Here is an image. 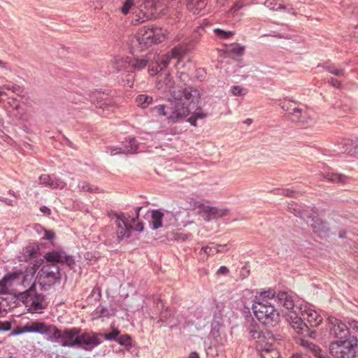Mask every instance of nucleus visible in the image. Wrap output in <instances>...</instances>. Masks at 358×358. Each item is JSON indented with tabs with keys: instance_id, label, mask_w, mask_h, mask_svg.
<instances>
[{
	"instance_id": "1",
	"label": "nucleus",
	"mask_w": 358,
	"mask_h": 358,
	"mask_svg": "<svg viewBox=\"0 0 358 358\" xmlns=\"http://www.w3.org/2000/svg\"><path fill=\"white\" fill-rule=\"evenodd\" d=\"M171 112L165 110L164 105H158L152 111L159 115L166 116L170 123H176L187 117L198 103L199 92L192 87L177 86L171 90Z\"/></svg>"
},
{
	"instance_id": "2",
	"label": "nucleus",
	"mask_w": 358,
	"mask_h": 358,
	"mask_svg": "<svg viewBox=\"0 0 358 358\" xmlns=\"http://www.w3.org/2000/svg\"><path fill=\"white\" fill-rule=\"evenodd\" d=\"M46 339L57 341L64 347H80L86 350L101 343L96 333H81L79 328H71L62 332L51 325H46Z\"/></svg>"
},
{
	"instance_id": "3",
	"label": "nucleus",
	"mask_w": 358,
	"mask_h": 358,
	"mask_svg": "<svg viewBox=\"0 0 358 358\" xmlns=\"http://www.w3.org/2000/svg\"><path fill=\"white\" fill-rule=\"evenodd\" d=\"M287 321L297 334L315 338L317 334L311 328L318 327L322 317L315 310L299 305V311H291L287 315Z\"/></svg>"
},
{
	"instance_id": "4",
	"label": "nucleus",
	"mask_w": 358,
	"mask_h": 358,
	"mask_svg": "<svg viewBox=\"0 0 358 358\" xmlns=\"http://www.w3.org/2000/svg\"><path fill=\"white\" fill-rule=\"evenodd\" d=\"M275 292L272 290L262 292L255 296L252 310L257 319L266 326H275L279 322V313L274 307Z\"/></svg>"
},
{
	"instance_id": "5",
	"label": "nucleus",
	"mask_w": 358,
	"mask_h": 358,
	"mask_svg": "<svg viewBox=\"0 0 358 358\" xmlns=\"http://www.w3.org/2000/svg\"><path fill=\"white\" fill-rule=\"evenodd\" d=\"M197 40L196 38H187L167 54L162 56L155 55L154 61L149 64L148 73L151 76L158 74L169 66L172 59H178L177 62L175 64V66H177L182 56L194 49Z\"/></svg>"
},
{
	"instance_id": "6",
	"label": "nucleus",
	"mask_w": 358,
	"mask_h": 358,
	"mask_svg": "<svg viewBox=\"0 0 358 358\" xmlns=\"http://www.w3.org/2000/svg\"><path fill=\"white\" fill-rule=\"evenodd\" d=\"M64 264L73 268L75 266L73 257L67 255L62 249L46 252V285H53L60 280L61 273L59 265Z\"/></svg>"
},
{
	"instance_id": "7",
	"label": "nucleus",
	"mask_w": 358,
	"mask_h": 358,
	"mask_svg": "<svg viewBox=\"0 0 358 358\" xmlns=\"http://www.w3.org/2000/svg\"><path fill=\"white\" fill-rule=\"evenodd\" d=\"M246 331L256 343L257 351L271 348L275 344V338L273 334L268 330H261L259 326L252 320L250 324L246 327Z\"/></svg>"
},
{
	"instance_id": "8",
	"label": "nucleus",
	"mask_w": 358,
	"mask_h": 358,
	"mask_svg": "<svg viewBox=\"0 0 358 358\" xmlns=\"http://www.w3.org/2000/svg\"><path fill=\"white\" fill-rule=\"evenodd\" d=\"M357 339L352 337L347 340L332 341L329 352L336 358H356Z\"/></svg>"
},
{
	"instance_id": "9",
	"label": "nucleus",
	"mask_w": 358,
	"mask_h": 358,
	"mask_svg": "<svg viewBox=\"0 0 358 358\" xmlns=\"http://www.w3.org/2000/svg\"><path fill=\"white\" fill-rule=\"evenodd\" d=\"M327 326L329 329V335L338 339V341H343L348 339L350 336V331L345 324L340 320L329 317L327 319Z\"/></svg>"
},
{
	"instance_id": "10",
	"label": "nucleus",
	"mask_w": 358,
	"mask_h": 358,
	"mask_svg": "<svg viewBox=\"0 0 358 358\" xmlns=\"http://www.w3.org/2000/svg\"><path fill=\"white\" fill-rule=\"evenodd\" d=\"M40 255L39 247L37 245H30L24 248L18 257L20 262L33 261V268L36 272L37 269L41 267V271H43V259H36Z\"/></svg>"
},
{
	"instance_id": "11",
	"label": "nucleus",
	"mask_w": 358,
	"mask_h": 358,
	"mask_svg": "<svg viewBox=\"0 0 358 358\" xmlns=\"http://www.w3.org/2000/svg\"><path fill=\"white\" fill-rule=\"evenodd\" d=\"M136 41L141 50L147 48L153 43H159L160 37L153 28L143 27L137 34Z\"/></svg>"
},
{
	"instance_id": "12",
	"label": "nucleus",
	"mask_w": 358,
	"mask_h": 358,
	"mask_svg": "<svg viewBox=\"0 0 358 358\" xmlns=\"http://www.w3.org/2000/svg\"><path fill=\"white\" fill-rule=\"evenodd\" d=\"M199 214L206 222L226 216L229 210L227 208H218L217 207L200 204L199 206Z\"/></svg>"
},
{
	"instance_id": "13",
	"label": "nucleus",
	"mask_w": 358,
	"mask_h": 358,
	"mask_svg": "<svg viewBox=\"0 0 358 358\" xmlns=\"http://www.w3.org/2000/svg\"><path fill=\"white\" fill-rule=\"evenodd\" d=\"M296 296L290 291L289 292H280L277 295L278 303L288 310L287 315L290 313L291 311L296 310L299 311V306L295 303Z\"/></svg>"
},
{
	"instance_id": "14",
	"label": "nucleus",
	"mask_w": 358,
	"mask_h": 358,
	"mask_svg": "<svg viewBox=\"0 0 358 358\" xmlns=\"http://www.w3.org/2000/svg\"><path fill=\"white\" fill-rule=\"evenodd\" d=\"M155 59V55L149 53L141 57H130L131 69L134 71H141L148 66L149 70V64Z\"/></svg>"
},
{
	"instance_id": "15",
	"label": "nucleus",
	"mask_w": 358,
	"mask_h": 358,
	"mask_svg": "<svg viewBox=\"0 0 358 358\" xmlns=\"http://www.w3.org/2000/svg\"><path fill=\"white\" fill-rule=\"evenodd\" d=\"M138 148V147L136 138H131L129 139L128 144L121 147L108 148L106 152H109L111 155L117 154H132L136 152Z\"/></svg>"
},
{
	"instance_id": "16",
	"label": "nucleus",
	"mask_w": 358,
	"mask_h": 358,
	"mask_svg": "<svg viewBox=\"0 0 358 358\" xmlns=\"http://www.w3.org/2000/svg\"><path fill=\"white\" fill-rule=\"evenodd\" d=\"M320 180H327L333 183L347 184L350 182V178L342 173L327 171L320 173L318 175Z\"/></svg>"
},
{
	"instance_id": "17",
	"label": "nucleus",
	"mask_w": 358,
	"mask_h": 358,
	"mask_svg": "<svg viewBox=\"0 0 358 358\" xmlns=\"http://www.w3.org/2000/svg\"><path fill=\"white\" fill-rule=\"evenodd\" d=\"M131 225L123 227L122 228L117 229L115 235L112 234V238H107L104 241V243L108 245H111L113 243H120L124 238H129L131 236Z\"/></svg>"
},
{
	"instance_id": "18",
	"label": "nucleus",
	"mask_w": 358,
	"mask_h": 358,
	"mask_svg": "<svg viewBox=\"0 0 358 358\" xmlns=\"http://www.w3.org/2000/svg\"><path fill=\"white\" fill-rule=\"evenodd\" d=\"M310 218V220H306V223L318 236H325L329 231L327 223L322 221L320 217H313Z\"/></svg>"
},
{
	"instance_id": "19",
	"label": "nucleus",
	"mask_w": 358,
	"mask_h": 358,
	"mask_svg": "<svg viewBox=\"0 0 358 358\" xmlns=\"http://www.w3.org/2000/svg\"><path fill=\"white\" fill-rule=\"evenodd\" d=\"M113 69L117 72H125L131 69L130 66V57H115L114 58Z\"/></svg>"
},
{
	"instance_id": "20",
	"label": "nucleus",
	"mask_w": 358,
	"mask_h": 358,
	"mask_svg": "<svg viewBox=\"0 0 358 358\" xmlns=\"http://www.w3.org/2000/svg\"><path fill=\"white\" fill-rule=\"evenodd\" d=\"M290 115L292 116L293 121L299 122L301 124L308 122L309 116L307 114L306 110L294 106L293 112H290Z\"/></svg>"
},
{
	"instance_id": "21",
	"label": "nucleus",
	"mask_w": 358,
	"mask_h": 358,
	"mask_svg": "<svg viewBox=\"0 0 358 358\" xmlns=\"http://www.w3.org/2000/svg\"><path fill=\"white\" fill-rule=\"evenodd\" d=\"M27 333L45 334V322L30 321L26 324Z\"/></svg>"
},
{
	"instance_id": "22",
	"label": "nucleus",
	"mask_w": 358,
	"mask_h": 358,
	"mask_svg": "<svg viewBox=\"0 0 358 358\" xmlns=\"http://www.w3.org/2000/svg\"><path fill=\"white\" fill-rule=\"evenodd\" d=\"M105 96L103 93L96 92L90 95V101L96 107L104 109L108 104L104 98Z\"/></svg>"
},
{
	"instance_id": "23",
	"label": "nucleus",
	"mask_w": 358,
	"mask_h": 358,
	"mask_svg": "<svg viewBox=\"0 0 358 358\" xmlns=\"http://www.w3.org/2000/svg\"><path fill=\"white\" fill-rule=\"evenodd\" d=\"M205 0H187L188 9L194 14L199 13L206 6Z\"/></svg>"
},
{
	"instance_id": "24",
	"label": "nucleus",
	"mask_w": 358,
	"mask_h": 358,
	"mask_svg": "<svg viewBox=\"0 0 358 358\" xmlns=\"http://www.w3.org/2000/svg\"><path fill=\"white\" fill-rule=\"evenodd\" d=\"M164 217V213L159 210H153L152 211L151 217L152 221L151 224L153 229H158L161 227H162V218Z\"/></svg>"
},
{
	"instance_id": "25",
	"label": "nucleus",
	"mask_w": 358,
	"mask_h": 358,
	"mask_svg": "<svg viewBox=\"0 0 358 358\" xmlns=\"http://www.w3.org/2000/svg\"><path fill=\"white\" fill-rule=\"evenodd\" d=\"M135 74L134 71L129 69L125 72L121 73V79L122 84L128 87H132L134 83Z\"/></svg>"
},
{
	"instance_id": "26",
	"label": "nucleus",
	"mask_w": 358,
	"mask_h": 358,
	"mask_svg": "<svg viewBox=\"0 0 358 358\" xmlns=\"http://www.w3.org/2000/svg\"><path fill=\"white\" fill-rule=\"evenodd\" d=\"M153 101L152 96L147 94H139L136 98V102L137 105L141 108H145L148 107Z\"/></svg>"
},
{
	"instance_id": "27",
	"label": "nucleus",
	"mask_w": 358,
	"mask_h": 358,
	"mask_svg": "<svg viewBox=\"0 0 358 358\" xmlns=\"http://www.w3.org/2000/svg\"><path fill=\"white\" fill-rule=\"evenodd\" d=\"M153 13H144L143 10H141L138 13L135 14L132 19V23L134 24L143 23L149 19H150Z\"/></svg>"
},
{
	"instance_id": "28",
	"label": "nucleus",
	"mask_w": 358,
	"mask_h": 358,
	"mask_svg": "<svg viewBox=\"0 0 358 358\" xmlns=\"http://www.w3.org/2000/svg\"><path fill=\"white\" fill-rule=\"evenodd\" d=\"M206 117L207 113L202 112L201 108L199 107L195 109V111L192 113V115L188 118L187 121L191 124V125L196 127V120L198 119H204Z\"/></svg>"
},
{
	"instance_id": "29",
	"label": "nucleus",
	"mask_w": 358,
	"mask_h": 358,
	"mask_svg": "<svg viewBox=\"0 0 358 358\" xmlns=\"http://www.w3.org/2000/svg\"><path fill=\"white\" fill-rule=\"evenodd\" d=\"M227 245H215L214 243H210V245H207L206 247H203L201 248V250L203 251L205 254H206L208 256L213 255L215 254H217L218 252H222V251L220 250V248H226Z\"/></svg>"
},
{
	"instance_id": "30",
	"label": "nucleus",
	"mask_w": 358,
	"mask_h": 358,
	"mask_svg": "<svg viewBox=\"0 0 358 358\" xmlns=\"http://www.w3.org/2000/svg\"><path fill=\"white\" fill-rule=\"evenodd\" d=\"M48 185L52 188H60L62 189L65 184L63 181L57 179L55 176H48L46 177V186Z\"/></svg>"
},
{
	"instance_id": "31",
	"label": "nucleus",
	"mask_w": 358,
	"mask_h": 358,
	"mask_svg": "<svg viewBox=\"0 0 358 358\" xmlns=\"http://www.w3.org/2000/svg\"><path fill=\"white\" fill-rule=\"evenodd\" d=\"M258 353L262 358H278L279 357L274 345L271 346V348L264 349L262 351H258Z\"/></svg>"
},
{
	"instance_id": "32",
	"label": "nucleus",
	"mask_w": 358,
	"mask_h": 358,
	"mask_svg": "<svg viewBox=\"0 0 358 358\" xmlns=\"http://www.w3.org/2000/svg\"><path fill=\"white\" fill-rule=\"evenodd\" d=\"M16 273L6 275L1 280H0V294H4L7 291L6 283L12 279L17 278Z\"/></svg>"
},
{
	"instance_id": "33",
	"label": "nucleus",
	"mask_w": 358,
	"mask_h": 358,
	"mask_svg": "<svg viewBox=\"0 0 358 358\" xmlns=\"http://www.w3.org/2000/svg\"><path fill=\"white\" fill-rule=\"evenodd\" d=\"M43 306L41 302L38 301V299H31L30 307L29 310L32 313H42Z\"/></svg>"
},
{
	"instance_id": "34",
	"label": "nucleus",
	"mask_w": 358,
	"mask_h": 358,
	"mask_svg": "<svg viewBox=\"0 0 358 358\" xmlns=\"http://www.w3.org/2000/svg\"><path fill=\"white\" fill-rule=\"evenodd\" d=\"M78 188L80 191L89 192L91 193L99 192V188L97 187H94L87 182H82L79 183Z\"/></svg>"
},
{
	"instance_id": "35",
	"label": "nucleus",
	"mask_w": 358,
	"mask_h": 358,
	"mask_svg": "<svg viewBox=\"0 0 358 358\" xmlns=\"http://www.w3.org/2000/svg\"><path fill=\"white\" fill-rule=\"evenodd\" d=\"M301 345L304 347H306L308 350H309L310 352H313V355H314L315 353L320 352V347L316 345L315 344L309 342L308 341L302 340L301 341Z\"/></svg>"
},
{
	"instance_id": "36",
	"label": "nucleus",
	"mask_w": 358,
	"mask_h": 358,
	"mask_svg": "<svg viewBox=\"0 0 358 358\" xmlns=\"http://www.w3.org/2000/svg\"><path fill=\"white\" fill-rule=\"evenodd\" d=\"M287 210L293 213L296 216H299L301 218L305 220V216L303 213V212L300 210V208L298 207V206L295 203L289 204L287 206Z\"/></svg>"
},
{
	"instance_id": "37",
	"label": "nucleus",
	"mask_w": 358,
	"mask_h": 358,
	"mask_svg": "<svg viewBox=\"0 0 358 358\" xmlns=\"http://www.w3.org/2000/svg\"><path fill=\"white\" fill-rule=\"evenodd\" d=\"M354 150H358V144L352 142L345 143L342 152L350 156Z\"/></svg>"
},
{
	"instance_id": "38",
	"label": "nucleus",
	"mask_w": 358,
	"mask_h": 358,
	"mask_svg": "<svg viewBox=\"0 0 358 358\" xmlns=\"http://www.w3.org/2000/svg\"><path fill=\"white\" fill-rule=\"evenodd\" d=\"M134 6V0H124L123 5L120 8L122 13L124 15H127L131 8Z\"/></svg>"
},
{
	"instance_id": "39",
	"label": "nucleus",
	"mask_w": 358,
	"mask_h": 358,
	"mask_svg": "<svg viewBox=\"0 0 358 358\" xmlns=\"http://www.w3.org/2000/svg\"><path fill=\"white\" fill-rule=\"evenodd\" d=\"M325 70L329 73L336 76H343L345 74V71L342 69H338L335 66H327L325 67Z\"/></svg>"
},
{
	"instance_id": "40",
	"label": "nucleus",
	"mask_w": 358,
	"mask_h": 358,
	"mask_svg": "<svg viewBox=\"0 0 358 358\" xmlns=\"http://www.w3.org/2000/svg\"><path fill=\"white\" fill-rule=\"evenodd\" d=\"M214 32L215 35L222 39L229 38L231 36L234 35L232 31H226L221 29H214Z\"/></svg>"
},
{
	"instance_id": "41",
	"label": "nucleus",
	"mask_w": 358,
	"mask_h": 358,
	"mask_svg": "<svg viewBox=\"0 0 358 358\" xmlns=\"http://www.w3.org/2000/svg\"><path fill=\"white\" fill-rule=\"evenodd\" d=\"M101 296V288L99 287H95L91 292L90 295L88 297L89 300L93 299L94 301H99Z\"/></svg>"
},
{
	"instance_id": "42",
	"label": "nucleus",
	"mask_w": 358,
	"mask_h": 358,
	"mask_svg": "<svg viewBox=\"0 0 358 358\" xmlns=\"http://www.w3.org/2000/svg\"><path fill=\"white\" fill-rule=\"evenodd\" d=\"M99 335V339L100 340L99 337H102V336H104L105 338L108 341H117V336L120 334V331L117 330V329H114L112 332L109 333V334H97Z\"/></svg>"
},
{
	"instance_id": "43",
	"label": "nucleus",
	"mask_w": 358,
	"mask_h": 358,
	"mask_svg": "<svg viewBox=\"0 0 358 358\" xmlns=\"http://www.w3.org/2000/svg\"><path fill=\"white\" fill-rule=\"evenodd\" d=\"M273 193L275 195H283L285 196L291 197L292 196V193L294 192L292 190L289 189H275L273 191Z\"/></svg>"
},
{
	"instance_id": "44",
	"label": "nucleus",
	"mask_w": 358,
	"mask_h": 358,
	"mask_svg": "<svg viewBox=\"0 0 358 358\" xmlns=\"http://www.w3.org/2000/svg\"><path fill=\"white\" fill-rule=\"evenodd\" d=\"M124 218H125L124 215L122 213H121L118 216H117V218L115 220V224L117 227V229L129 225L125 222Z\"/></svg>"
},
{
	"instance_id": "45",
	"label": "nucleus",
	"mask_w": 358,
	"mask_h": 358,
	"mask_svg": "<svg viewBox=\"0 0 358 358\" xmlns=\"http://www.w3.org/2000/svg\"><path fill=\"white\" fill-rule=\"evenodd\" d=\"M117 341L122 345H131V337L127 334L120 336L119 338H117Z\"/></svg>"
},
{
	"instance_id": "46",
	"label": "nucleus",
	"mask_w": 358,
	"mask_h": 358,
	"mask_svg": "<svg viewBox=\"0 0 358 358\" xmlns=\"http://www.w3.org/2000/svg\"><path fill=\"white\" fill-rule=\"evenodd\" d=\"M2 88L6 90H10L14 93H16L17 95H20V93L22 92V87L17 85H5L2 86Z\"/></svg>"
},
{
	"instance_id": "47",
	"label": "nucleus",
	"mask_w": 358,
	"mask_h": 358,
	"mask_svg": "<svg viewBox=\"0 0 358 358\" xmlns=\"http://www.w3.org/2000/svg\"><path fill=\"white\" fill-rule=\"evenodd\" d=\"M247 92V90L245 88H243L240 86L236 85L232 87L231 88V93L234 96H242L245 95Z\"/></svg>"
},
{
	"instance_id": "48",
	"label": "nucleus",
	"mask_w": 358,
	"mask_h": 358,
	"mask_svg": "<svg viewBox=\"0 0 358 358\" xmlns=\"http://www.w3.org/2000/svg\"><path fill=\"white\" fill-rule=\"evenodd\" d=\"M230 52L235 56H241L244 52V48L239 45H236L231 48Z\"/></svg>"
},
{
	"instance_id": "49",
	"label": "nucleus",
	"mask_w": 358,
	"mask_h": 358,
	"mask_svg": "<svg viewBox=\"0 0 358 358\" xmlns=\"http://www.w3.org/2000/svg\"><path fill=\"white\" fill-rule=\"evenodd\" d=\"M55 233L52 230L46 229V241H50V245L52 246H55Z\"/></svg>"
},
{
	"instance_id": "50",
	"label": "nucleus",
	"mask_w": 358,
	"mask_h": 358,
	"mask_svg": "<svg viewBox=\"0 0 358 358\" xmlns=\"http://www.w3.org/2000/svg\"><path fill=\"white\" fill-rule=\"evenodd\" d=\"M7 103L10 107L13 108V110L20 108V103L15 98H8Z\"/></svg>"
},
{
	"instance_id": "51",
	"label": "nucleus",
	"mask_w": 358,
	"mask_h": 358,
	"mask_svg": "<svg viewBox=\"0 0 358 358\" xmlns=\"http://www.w3.org/2000/svg\"><path fill=\"white\" fill-rule=\"evenodd\" d=\"M27 325L26 324L24 326L22 327H17L13 330L12 334L13 335H20L24 333H27V331H26Z\"/></svg>"
},
{
	"instance_id": "52",
	"label": "nucleus",
	"mask_w": 358,
	"mask_h": 358,
	"mask_svg": "<svg viewBox=\"0 0 358 358\" xmlns=\"http://www.w3.org/2000/svg\"><path fill=\"white\" fill-rule=\"evenodd\" d=\"M15 112L14 115L18 119H23L24 117L25 111L23 108L20 105L19 109H15L13 110Z\"/></svg>"
},
{
	"instance_id": "53",
	"label": "nucleus",
	"mask_w": 358,
	"mask_h": 358,
	"mask_svg": "<svg viewBox=\"0 0 358 358\" xmlns=\"http://www.w3.org/2000/svg\"><path fill=\"white\" fill-rule=\"evenodd\" d=\"M328 82L332 85L333 87L336 88H341V83L338 79L334 78H331Z\"/></svg>"
},
{
	"instance_id": "54",
	"label": "nucleus",
	"mask_w": 358,
	"mask_h": 358,
	"mask_svg": "<svg viewBox=\"0 0 358 358\" xmlns=\"http://www.w3.org/2000/svg\"><path fill=\"white\" fill-rule=\"evenodd\" d=\"M281 108L284 110L287 111L288 113L290 115V112H293V109H294V107L290 103H283L281 105Z\"/></svg>"
},
{
	"instance_id": "55",
	"label": "nucleus",
	"mask_w": 358,
	"mask_h": 358,
	"mask_svg": "<svg viewBox=\"0 0 358 358\" xmlns=\"http://www.w3.org/2000/svg\"><path fill=\"white\" fill-rule=\"evenodd\" d=\"M229 272V268L227 266H222L217 271V275H227Z\"/></svg>"
},
{
	"instance_id": "56",
	"label": "nucleus",
	"mask_w": 358,
	"mask_h": 358,
	"mask_svg": "<svg viewBox=\"0 0 358 358\" xmlns=\"http://www.w3.org/2000/svg\"><path fill=\"white\" fill-rule=\"evenodd\" d=\"M134 224V226L132 227L131 226V229L136 231H138V232H141L143 231V223L142 222H138L137 224Z\"/></svg>"
},
{
	"instance_id": "57",
	"label": "nucleus",
	"mask_w": 358,
	"mask_h": 358,
	"mask_svg": "<svg viewBox=\"0 0 358 358\" xmlns=\"http://www.w3.org/2000/svg\"><path fill=\"white\" fill-rule=\"evenodd\" d=\"M10 324L8 322H0V331H6L10 330Z\"/></svg>"
},
{
	"instance_id": "58",
	"label": "nucleus",
	"mask_w": 358,
	"mask_h": 358,
	"mask_svg": "<svg viewBox=\"0 0 358 358\" xmlns=\"http://www.w3.org/2000/svg\"><path fill=\"white\" fill-rule=\"evenodd\" d=\"M99 308H100V310L99 311V313H100L101 316L109 317L110 315V313H109L108 310L106 308L99 307Z\"/></svg>"
},
{
	"instance_id": "59",
	"label": "nucleus",
	"mask_w": 358,
	"mask_h": 358,
	"mask_svg": "<svg viewBox=\"0 0 358 358\" xmlns=\"http://www.w3.org/2000/svg\"><path fill=\"white\" fill-rule=\"evenodd\" d=\"M314 356L318 358H330V357L328 356L325 352L322 351L321 348H320V352L315 353Z\"/></svg>"
},
{
	"instance_id": "60",
	"label": "nucleus",
	"mask_w": 358,
	"mask_h": 358,
	"mask_svg": "<svg viewBox=\"0 0 358 358\" xmlns=\"http://www.w3.org/2000/svg\"><path fill=\"white\" fill-rule=\"evenodd\" d=\"M141 209H142V207H141V206L136 208V210H136V216L134 217H133L131 220V222L132 223H135V222L138 219L139 213Z\"/></svg>"
},
{
	"instance_id": "61",
	"label": "nucleus",
	"mask_w": 358,
	"mask_h": 358,
	"mask_svg": "<svg viewBox=\"0 0 358 358\" xmlns=\"http://www.w3.org/2000/svg\"><path fill=\"white\" fill-rule=\"evenodd\" d=\"M34 229L38 234H41L42 232L45 233V228L39 224H36ZM42 238H45V235L42 237Z\"/></svg>"
},
{
	"instance_id": "62",
	"label": "nucleus",
	"mask_w": 358,
	"mask_h": 358,
	"mask_svg": "<svg viewBox=\"0 0 358 358\" xmlns=\"http://www.w3.org/2000/svg\"><path fill=\"white\" fill-rule=\"evenodd\" d=\"M350 326L352 329L358 331V322L357 321H355V320L352 321L351 322H350Z\"/></svg>"
},
{
	"instance_id": "63",
	"label": "nucleus",
	"mask_w": 358,
	"mask_h": 358,
	"mask_svg": "<svg viewBox=\"0 0 358 358\" xmlns=\"http://www.w3.org/2000/svg\"><path fill=\"white\" fill-rule=\"evenodd\" d=\"M120 214H117V213L114 212V211H110L108 213V217H110V219H113V218H117V216H118Z\"/></svg>"
},
{
	"instance_id": "64",
	"label": "nucleus",
	"mask_w": 358,
	"mask_h": 358,
	"mask_svg": "<svg viewBox=\"0 0 358 358\" xmlns=\"http://www.w3.org/2000/svg\"><path fill=\"white\" fill-rule=\"evenodd\" d=\"M188 358H199V356L197 352H192L189 355Z\"/></svg>"
}]
</instances>
